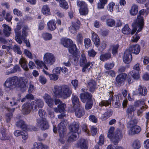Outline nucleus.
<instances>
[{"mask_svg": "<svg viewBox=\"0 0 149 149\" xmlns=\"http://www.w3.org/2000/svg\"><path fill=\"white\" fill-rule=\"evenodd\" d=\"M72 98L73 107H76L77 106H78V105H81L77 96L72 95Z\"/></svg>", "mask_w": 149, "mask_h": 149, "instance_id": "ea45409f", "label": "nucleus"}, {"mask_svg": "<svg viewBox=\"0 0 149 149\" xmlns=\"http://www.w3.org/2000/svg\"><path fill=\"white\" fill-rule=\"evenodd\" d=\"M75 147L79 148L81 149H87L88 146L86 140L82 139L80 140L75 144Z\"/></svg>", "mask_w": 149, "mask_h": 149, "instance_id": "4be33fe9", "label": "nucleus"}, {"mask_svg": "<svg viewBox=\"0 0 149 149\" xmlns=\"http://www.w3.org/2000/svg\"><path fill=\"white\" fill-rule=\"evenodd\" d=\"M84 43L85 48L88 49L91 45V41L88 38H86L84 40Z\"/></svg>", "mask_w": 149, "mask_h": 149, "instance_id": "864d4df0", "label": "nucleus"}, {"mask_svg": "<svg viewBox=\"0 0 149 149\" xmlns=\"http://www.w3.org/2000/svg\"><path fill=\"white\" fill-rule=\"evenodd\" d=\"M80 97L81 100L84 103L92 100L91 94L87 92L81 94Z\"/></svg>", "mask_w": 149, "mask_h": 149, "instance_id": "5701e85b", "label": "nucleus"}, {"mask_svg": "<svg viewBox=\"0 0 149 149\" xmlns=\"http://www.w3.org/2000/svg\"><path fill=\"white\" fill-rule=\"evenodd\" d=\"M111 58V55L110 53L108 52L104 54H101L100 56V59L102 61H107Z\"/></svg>", "mask_w": 149, "mask_h": 149, "instance_id": "4c0bfd02", "label": "nucleus"}, {"mask_svg": "<svg viewBox=\"0 0 149 149\" xmlns=\"http://www.w3.org/2000/svg\"><path fill=\"white\" fill-rule=\"evenodd\" d=\"M138 93L141 95H146L147 92L146 88L144 86L140 85L138 89Z\"/></svg>", "mask_w": 149, "mask_h": 149, "instance_id": "58836bf2", "label": "nucleus"}, {"mask_svg": "<svg viewBox=\"0 0 149 149\" xmlns=\"http://www.w3.org/2000/svg\"><path fill=\"white\" fill-rule=\"evenodd\" d=\"M78 134L73 133L70 137H69L68 141L71 142L75 140L77 138Z\"/></svg>", "mask_w": 149, "mask_h": 149, "instance_id": "e2e57ef3", "label": "nucleus"}, {"mask_svg": "<svg viewBox=\"0 0 149 149\" xmlns=\"http://www.w3.org/2000/svg\"><path fill=\"white\" fill-rule=\"evenodd\" d=\"M72 41L71 39L63 38L61 40V44L65 47H68L72 44Z\"/></svg>", "mask_w": 149, "mask_h": 149, "instance_id": "bb28decb", "label": "nucleus"}, {"mask_svg": "<svg viewBox=\"0 0 149 149\" xmlns=\"http://www.w3.org/2000/svg\"><path fill=\"white\" fill-rule=\"evenodd\" d=\"M19 63L25 71H28L29 69L27 65V62L26 60L24 58L22 57L19 60Z\"/></svg>", "mask_w": 149, "mask_h": 149, "instance_id": "72a5a7b5", "label": "nucleus"}, {"mask_svg": "<svg viewBox=\"0 0 149 149\" xmlns=\"http://www.w3.org/2000/svg\"><path fill=\"white\" fill-rule=\"evenodd\" d=\"M42 13L46 16L50 15L51 12L49 7L47 5H44L41 9Z\"/></svg>", "mask_w": 149, "mask_h": 149, "instance_id": "c9c22d12", "label": "nucleus"}, {"mask_svg": "<svg viewBox=\"0 0 149 149\" xmlns=\"http://www.w3.org/2000/svg\"><path fill=\"white\" fill-rule=\"evenodd\" d=\"M138 29V28H137V30L135 31L134 33L133 34H134L136 32V33L135 34V35L133 36L131 39V41L133 42H136L138 40H139V39L140 38V36L137 34V33H138V32H137V30Z\"/></svg>", "mask_w": 149, "mask_h": 149, "instance_id": "09e8293b", "label": "nucleus"}, {"mask_svg": "<svg viewBox=\"0 0 149 149\" xmlns=\"http://www.w3.org/2000/svg\"><path fill=\"white\" fill-rule=\"evenodd\" d=\"M132 58L131 53L127 49L125 51L123 57V62L125 63L128 64L131 61Z\"/></svg>", "mask_w": 149, "mask_h": 149, "instance_id": "dca6fc26", "label": "nucleus"}, {"mask_svg": "<svg viewBox=\"0 0 149 149\" xmlns=\"http://www.w3.org/2000/svg\"><path fill=\"white\" fill-rule=\"evenodd\" d=\"M21 23L19 22L17 23L16 27L14 29V30L16 35L15 39L16 41L19 44H21L22 43V41L19 38V36L20 35V30L21 29Z\"/></svg>", "mask_w": 149, "mask_h": 149, "instance_id": "2eb2a0df", "label": "nucleus"}, {"mask_svg": "<svg viewBox=\"0 0 149 149\" xmlns=\"http://www.w3.org/2000/svg\"><path fill=\"white\" fill-rule=\"evenodd\" d=\"M53 92L56 96L64 99L70 97L72 93L69 87L66 85H62L59 87L57 86H54Z\"/></svg>", "mask_w": 149, "mask_h": 149, "instance_id": "7ed1b4c3", "label": "nucleus"}, {"mask_svg": "<svg viewBox=\"0 0 149 149\" xmlns=\"http://www.w3.org/2000/svg\"><path fill=\"white\" fill-rule=\"evenodd\" d=\"M114 130V128L113 127H111L109 128L107 134V137L111 139L113 137V136Z\"/></svg>", "mask_w": 149, "mask_h": 149, "instance_id": "5fc2aeb1", "label": "nucleus"}, {"mask_svg": "<svg viewBox=\"0 0 149 149\" xmlns=\"http://www.w3.org/2000/svg\"><path fill=\"white\" fill-rule=\"evenodd\" d=\"M112 113V111L111 110H108L102 115L101 119L103 120H106L111 116Z\"/></svg>", "mask_w": 149, "mask_h": 149, "instance_id": "a19ab883", "label": "nucleus"}, {"mask_svg": "<svg viewBox=\"0 0 149 149\" xmlns=\"http://www.w3.org/2000/svg\"><path fill=\"white\" fill-rule=\"evenodd\" d=\"M44 105V103L40 99H37L31 103H26L22 106V112L25 114H29L32 110L36 111L39 108H42Z\"/></svg>", "mask_w": 149, "mask_h": 149, "instance_id": "f03ea898", "label": "nucleus"}, {"mask_svg": "<svg viewBox=\"0 0 149 149\" xmlns=\"http://www.w3.org/2000/svg\"><path fill=\"white\" fill-rule=\"evenodd\" d=\"M128 76H131L135 80H137L140 78L139 72L134 70L130 71L128 74Z\"/></svg>", "mask_w": 149, "mask_h": 149, "instance_id": "79ce46f5", "label": "nucleus"}, {"mask_svg": "<svg viewBox=\"0 0 149 149\" xmlns=\"http://www.w3.org/2000/svg\"><path fill=\"white\" fill-rule=\"evenodd\" d=\"M132 146L134 149H138L140 147L139 141L138 140L134 141L132 144Z\"/></svg>", "mask_w": 149, "mask_h": 149, "instance_id": "4d7b16f0", "label": "nucleus"}, {"mask_svg": "<svg viewBox=\"0 0 149 149\" xmlns=\"http://www.w3.org/2000/svg\"><path fill=\"white\" fill-rule=\"evenodd\" d=\"M43 98L48 106L51 107L53 104V100L51 97L48 94H45L43 97Z\"/></svg>", "mask_w": 149, "mask_h": 149, "instance_id": "a878e982", "label": "nucleus"}, {"mask_svg": "<svg viewBox=\"0 0 149 149\" xmlns=\"http://www.w3.org/2000/svg\"><path fill=\"white\" fill-rule=\"evenodd\" d=\"M6 130L4 128H1L0 130V139L2 141L8 140L10 139L9 135L5 133Z\"/></svg>", "mask_w": 149, "mask_h": 149, "instance_id": "c85d7f7f", "label": "nucleus"}, {"mask_svg": "<svg viewBox=\"0 0 149 149\" xmlns=\"http://www.w3.org/2000/svg\"><path fill=\"white\" fill-rule=\"evenodd\" d=\"M91 34L92 40L94 42L95 46L98 47L100 43V40L99 37L97 34L94 31H92Z\"/></svg>", "mask_w": 149, "mask_h": 149, "instance_id": "b1692460", "label": "nucleus"}, {"mask_svg": "<svg viewBox=\"0 0 149 149\" xmlns=\"http://www.w3.org/2000/svg\"><path fill=\"white\" fill-rule=\"evenodd\" d=\"M47 26L48 29L51 31H54L56 28V22L54 19L49 21L47 23Z\"/></svg>", "mask_w": 149, "mask_h": 149, "instance_id": "2f4dec72", "label": "nucleus"}, {"mask_svg": "<svg viewBox=\"0 0 149 149\" xmlns=\"http://www.w3.org/2000/svg\"><path fill=\"white\" fill-rule=\"evenodd\" d=\"M42 37L45 40H49L52 38V35L48 33H44L42 34Z\"/></svg>", "mask_w": 149, "mask_h": 149, "instance_id": "13d9d810", "label": "nucleus"}, {"mask_svg": "<svg viewBox=\"0 0 149 149\" xmlns=\"http://www.w3.org/2000/svg\"><path fill=\"white\" fill-rule=\"evenodd\" d=\"M43 144L41 143H35L32 149H43Z\"/></svg>", "mask_w": 149, "mask_h": 149, "instance_id": "680f3d73", "label": "nucleus"}, {"mask_svg": "<svg viewBox=\"0 0 149 149\" xmlns=\"http://www.w3.org/2000/svg\"><path fill=\"white\" fill-rule=\"evenodd\" d=\"M96 83L93 80H90L88 83L87 87L91 92H94L96 88Z\"/></svg>", "mask_w": 149, "mask_h": 149, "instance_id": "473e14b6", "label": "nucleus"}, {"mask_svg": "<svg viewBox=\"0 0 149 149\" xmlns=\"http://www.w3.org/2000/svg\"><path fill=\"white\" fill-rule=\"evenodd\" d=\"M75 116L78 118L81 117L84 114V109L81 105H78L76 107H73Z\"/></svg>", "mask_w": 149, "mask_h": 149, "instance_id": "a211bd4d", "label": "nucleus"}, {"mask_svg": "<svg viewBox=\"0 0 149 149\" xmlns=\"http://www.w3.org/2000/svg\"><path fill=\"white\" fill-rule=\"evenodd\" d=\"M85 105V109H91L93 105V101L92 100H91L87 101Z\"/></svg>", "mask_w": 149, "mask_h": 149, "instance_id": "bf43d9fd", "label": "nucleus"}, {"mask_svg": "<svg viewBox=\"0 0 149 149\" xmlns=\"http://www.w3.org/2000/svg\"><path fill=\"white\" fill-rule=\"evenodd\" d=\"M118 47V45H113L111 46L112 53L113 55L116 54L117 53Z\"/></svg>", "mask_w": 149, "mask_h": 149, "instance_id": "774afa93", "label": "nucleus"}, {"mask_svg": "<svg viewBox=\"0 0 149 149\" xmlns=\"http://www.w3.org/2000/svg\"><path fill=\"white\" fill-rule=\"evenodd\" d=\"M59 4L60 7L65 9L68 8V5L65 0H61L59 2Z\"/></svg>", "mask_w": 149, "mask_h": 149, "instance_id": "de8ad7c7", "label": "nucleus"}, {"mask_svg": "<svg viewBox=\"0 0 149 149\" xmlns=\"http://www.w3.org/2000/svg\"><path fill=\"white\" fill-rule=\"evenodd\" d=\"M36 127L42 130H45L49 127L48 123L45 118H38L36 120Z\"/></svg>", "mask_w": 149, "mask_h": 149, "instance_id": "9b49d317", "label": "nucleus"}, {"mask_svg": "<svg viewBox=\"0 0 149 149\" xmlns=\"http://www.w3.org/2000/svg\"><path fill=\"white\" fill-rule=\"evenodd\" d=\"M137 120L136 119H134L130 121L127 123V126L129 129L136 125L137 124Z\"/></svg>", "mask_w": 149, "mask_h": 149, "instance_id": "8fccbe9b", "label": "nucleus"}, {"mask_svg": "<svg viewBox=\"0 0 149 149\" xmlns=\"http://www.w3.org/2000/svg\"><path fill=\"white\" fill-rule=\"evenodd\" d=\"M13 49L15 52L17 54H21L22 53L20 47L17 45H14L13 47Z\"/></svg>", "mask_w": 149, "mask_h": 149, "instance_id": "338daca9", "label": "nucleus"}, {"mask_svg": "<svg viewBox=\"0 0 149 149\" xmlns=\"http://www.w3.org/2000/svg\"><path fill=\"white\" fill-rule=\"evenodd\" d=\"M77 6L80 7L79 12L81 15H86L88 13V10L87 5L86 3L83 1H77Z\"/></svg>", "mask_w": 149, "mask_h": 149, "instance_id": "f8f14e48", "label": "nucleus"}, {"mask_svg": "<svg viewBox=\"0 0 149 149\" xmlns=\"http://www.w3.org/2000/svg\"><path fill=\"white\" fill-rule=\"evenodd\" d=\"M16 125L24 131H36L37 128L31 125H26L25 122L22 120H20L16 122Z\"/></svg>", "mask_w": 149, "mask_h": 149, "instance_id": "1a4fd4ad", "label": "nucleus"}, {"mask_svg": "<svg viewBox=\"0 0 149 149\" xmlns=\"http://www.w3.org/2000/svg\"><path fill=\"white\" fill-rule=\"evenodd\" d=\"M141 130V128L138 125H135L130 128L128 131V133L130 134L134 135L139 133Z\"/></svg>", "mask_w": 149, "mask_h": 149, "instance_id": "393cba45", "label": "nucleus"}, {"mask_svg": "<svg viewBox=\"0 0 149 149\" xmlns=\"http://www.w3.org/2000/svg\"><path fill=\"white\" fill-rule=\"evenodd\" d=\"M3 32L4 35L7 36H9L11 33V30L10 27L5 24L3 25Z\"/></svg>", "mask_w": 149, "mask_h": 149, "instance_id": "e433bc0d", "label": "nucleus"}, {"mask_svg": "<svg viewBox=\"0 0 149 149\" xmlns=\"http://www.w3.org/2000/svg\"><path fill=\"white\" fill-rule=\"evenodd\" d=\"M106 24L108 26L112 27L115 25V22L113 19H109L107 20Z\"/></svg>", "mask_w": 149, "mask_h": 149, "instance_id": "6e6d98bb", "label": "nucleus"}, {"mask_svg": "<svg viewBox=\"0 0 149 149\" xmlns=\"http://www.w3.org/2000/svg\"><path fill=\"white\" fill-rule=\"evenodd\" d=\"M115 3L113 2H111L109 3L107 6V9L110 12H113V8L115 6Z\"/></svg>", "mask_w": 149, "mask_h": 149, "instance_id": "0e129e2a", "label": "nucleus"}, {"mask_svg": "<svg viewBox=\"0 0 149 149\" xmlns=\"http://www.w3.org/2000/svg\"><path fill=\"white\" fill-rule=\"evenodd\" d=\"M94 63L93 62H88L86 63V65H85V66L84 67H83L82 69V71L83 72H84L85 71L86 69H87L89 66H90V68H92L94 64Z\"/></svg>", "mask_w": 149, "mask_h": 149, "instance_id": "052dcab7", "label": "nucleus"}, {"mask_svg": "<svg viewBox=\"0 0 149 149\" xmlns=\"http://www.w3.org/2000/svg\"><path fill=\"white\" fill-rule=\"evenodd\" d=\"M55 104L56 105L58 104V107L54 108V111L56 113L64 112L66 106L65 104L59 99H56L55 101Z\"/></svg>", "mask_w": 149, "mask_h": 149, "instance_id": "ddd939ff", "label": "nucleus"}, {"mask_svg": "<svg viewBox=\"0 0 149 149\" xmlns=\"http://www.w3.org/2000/svg\"><path fill=\"white\" fill-rule=\"evenodd\" d=\"M138 6L136 4H133L131 7L130 10V13L132 15H135L138 13Z\"/></svg>", "mask_w": 149, "mask_h": 149, "instance_id": "a18cd8bd", "label": "nucleus"}, {"mask_svg": "<svg viewBox=\"0 0 149 149\" xmlns=\"http://www.w3.org/2000/svg\"><path fill=\"white\" fill-rule=\"evenodd\" d=\"M79 27V26L78 25H76L75 22H72V25L69 28V31L71 33L74 34L76 33Z\"/></svg>", "mask_w": 149, "mask_h": 149, "instance_id": "f704fd0d", "label": "nucleus"}, {"mask_svg": "<svg viewBox=\"0 0 149 149\" xmlns=\"http://www.w3.org/2000/svg\"><path fill=\"white\" fill-rule=\"evenodd\" d=\"M130 29L127 24H125L122 29V33L125 35H128L130 33Z\"/></svg>", "mask_w": 149, "mask_h": 149, "instance_id": "3c124183", "label": "nucleus"}, {"mask_svg": "<svg viewBox=\"0 0 149 149\" xmlns=\"http://www.w3.org/2000/svg\"><path fill=\"white\" fill-rule=\"evenodd\" d=\"M44 105V103L40 99H37L31 103H26L22 106V112L25 114H29L32 110L36 111L39 108H42Z\"/></svg>", "mask_w": 149, "mask_h": 149, "instance_id": "f257e3e1", "label": "nucleus"}, {"mask_svg": "<svg viewBox=\"0 0 149 149\" xmlns=\"http://www.w3.org/2000/svg\"><path fill=\"white\" fill-rule=\"evenodd\" d=\"M69 52L72 54H74L77 52V47L75 44H72L68 47Z\"/></svg>", "mask_w": 149, "mask_h": 149, "instance_id": "49530a36", "label": "nucleus"}, {"mask_svg": "<svg viewBox=\"0 0 149 149\" xmlns=\"http://www.w3.org/2000/svg\"><path fill=\"white\" fill-rule=\"evenodd\" d=\"M6 59L7 62L8 63H12L13 61L12 56L10 53H8L7 54Z\"/></svg>", "mask_w": 149, "mask_h": 149, "instance_id": "69168bd1", "label": "nucleus"}, {"mask_svg": "<svg viewBox=\"0 0 149 149\" xmlns=\"http://www.w3.org/2000/svg\"><path fill=\"white\" fill-rule=\"evenodd\" d=\"M127 75L125 73L121 74L118 75L116 78V81L118 83H121L125 80Z\"/></svg>", "mask_w": 149, "mask_h": 149, "instance_id": "c756f323", "label": "nucleus"}, {"mask_svg": "<svg viewBox=\"0 0 149 149\" xmlns=\"http://www.w3.org/2000/svg\"><path fill=\"white\" fill-rule=\"evenodd\" d=\"M83 39V37L82 34L79 33L77 34L76 40L78 44H81L82 42Z\"/></svg>", "mask_w": 149, "mask_h": 149, "instance_id": "603ef678", "label": "nucleus"}, {"mask_svg": "<svg viewBox=\"0 0 149 149\" xmlns=\"http://www.w3.org/2000/svg\"><path fill=\"white\" fill-rule=\"evenodd\" d=\"M3 86L6 92H8L13 86L10 77L8 78L3 84Z\"/></svg>", "mask_w": 149, "mask_h": 149, "instance_id": "f3484780", "label": "nucleus"}, {"mask_svg": "<svg viewBox=\"0 0 149 149\" xmlns=\"http://www.w3.org/2000/svg\"><path fill=\"white\" fill-rule=\"evenodd\" d=\"M15 108L11 109L8 108L7 109V110L8 113H6L5 114V119L7 123H10L11 120V119L13 117V114L12 112H13L15 110Z\"/></svg>", "mask_w": 149, "mask_h": 149, "instance_id": "aec40b11", "label": "nucleus"}, {"mask_svg": "<svg viewBox=\"0 0 149 149\" xmlns=\"http://www.w3.org/2000/svg\"><path fill=\"white\" fill-rule=\"evenodd\" d=\"M146 14V12L144 10H141L139 11L137 18L134 20L132 26L133 29L131 32V35H133L137 28V32H140L142 29L144 25V18L143 16Z\"/></svg>", "mask_w": 149, "mask_h": 149, "instance_id": "20e7f679", "label": "nucleus"}, {"mask_svg": "<svg viewBox=\"0 0 149 149\" xmlns=\"http://www.w3.org/2000/svg\"><path fill=\"white\" fill-rule=\"evenodd\" d=\"M43 61L45 64L49 65H52L56 61V57L53 54L47 52L43 56Z\"/></svg>", "mask_w": 149, "mask_h": 149, "instance_id": "6e6552de", "label": "nucleus"}, {"mask_svg": "<svg viewBox=\"0 0 149 149\" xmlns=\"http://www.w3.org/2000/svg\"><path fill=\"white\" fill-rule=\"evenodd\" d=\"M29 31L30 29L28 26H24L22 29V34H21L20 32V35L19 36V38L21 40H23L28 47H29L30 46V45L29 41L26 40V38L28 36V32ZM21 41H22V40Z\"/></svg>", "mask_w": 149, "mask_h": 149, "instance_id": "9d476101", "label": "nucleus"}, {"mask_svg": "<svg viewBox=\"0 0 149 149\" xmlns=\"http://www.w3.org/2000/svg\"><path fill=\"white\" fill-rule=\"evenodd\" d=\"M87 60L85 55L84 54H82L81 56L79 61L80 65L81 67H84L87 63Z\"/></svg>", "mask_w": 149, "mask_h": 149, "instance_id": "c03bdc74", "label": "nucleus"}, {"mask_svg": "<svg viewBox=\"0 0 149 149\" xmlns=\"http://www.w3.org/2000/svg\"><path fill=\"white\" fill-rule=\"evenodd\" d=\"M79 127V124L77 122H74L70 125L69 129L71 132L76 133L78 130Z\"/></svg>", "mask_w": 149, "mask_h": 149, "instance_id": "7c9ffc66", "label": "nucleus"}, {"mask_svg": "<svg viewBox=\"0 0 149 149\" xmlns=\"http://www.w3.org/2000/svg\"><path fill=\"white\" fill-rule=\"evenodd\" d=\"M66 123L65 120L61 121L58 125V130L59 133L60 139L59 141L62 143H64L65 142V140L63 139L65 133L66 131L65 125Z\"/></svg>", "mask_w": 149, "mask_h": 149, "instance_id": "0eeeda50", "label": "nucleus"}, {"mask_svg": "<svg viewBox=\"0 0 149 149\" xmlns=\"http://www.w3.org/2000/svg\"><path fill=\"white\" fill-rule=\"evenodd\" d=\"M136 108L133 105H130L128 107L126 110V113L129 118L133 119L134 115V112Z\"/></svg>", "mask_w": 149, "mask_h": 149, "instance_id": "6ab92c4d", "label": "nucleus"}, {"mask_svg": "<svg viewBox=\"0 0 149 149\" xmlns=\"http://www.w3.org/2000/svg\"><path fill=\"white\" fill-rule=\"evenodd\" d=\"M112 100L113 105L114 107L119 108L121 107V104L120 102L119 96L117 95H115L114 96L110 97L108 100L101 101L99 103V105L101 107L107 106L109 104H111Z\"/></svg>", "mask_w": 149, "mask_h": 149, "instance_id": "423d86ee", "label": "nucleus"}, {"mask_svg": "<svg viewBox=\"0 0 149 149\" xmlns=\"http://www.w3.org/2000/svg\"><path fill=\"white\" fill-rule=\"evenodd\" d=\"M10 78L14 86L19 87L22 92L24 91L26 89L27 84L28 83L27 79L22 77H18L16 76Z\"/></svg>", "mask_w": 149, "mask_h": 149, "instance_id": "39448f33", "label": "nucleus"}, {"mask_svg": "<svg viewBox=\"0 0 149 149\" xmlns=\"http://www.w3.org/2000/svg\"><path fill=\"white\" fill-rule=\"evenodd\" d=\"M35 63L37 66L39 68H44L47 70H48V68L45 65V63L42 61L37 60L35 61Z\"/></svg>", "mask_w": 149, "mask_h": 149, "instance_id": "37998d69", "label": "nucleus"}, {"mask_svg": "<svg viewBox=\"0 0 149 149\" xmlns=\"http://www.w3.org/2000/svg\"><path fill=\"white\" fill-rule=\"evenodd\" d=\"M14 135L16 136H18L21 135L22 136V138L23 139V142H25V140L27 139L28 136L26 132H22L21 130H17L14 133Z\"/></svg>", "mask_w": 149, "mask_h": 149, "instance_id": "cd10ccee", "label": "nucleus"}, {"mask_svg": "<svg viewBox=\"0 0 149 149\" xmlns=\"http://www.w3.org/2000/svg\"><path fill=\"white\" fill-rule=\"evenodd\" d=\"M122 137L121 131L117 129L113 133V136L111 138L112 139V141L114 144H116L121 140Z\"/></svg>", "mask_w": 149, "mask_h": 149, "instance_id": "4468645a", "label": "nucleus"}, {"mask_svg": "<svg viewBox=\"0 0 149 149\" xmlns=\"http://www.w3.org/2000/svg\"><path fill=\"white\" fill-rule=\"evenodd\" d=\"M127 50H129L131 53L132 52L135 54H138L140 51V46L137 44L133 45L130 46Z\"/></svg>", "mask_w": 149, "mask_h": 149, "instance_id": "412c9836", "label": "nucleus"}]
</instances>
